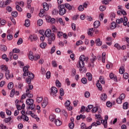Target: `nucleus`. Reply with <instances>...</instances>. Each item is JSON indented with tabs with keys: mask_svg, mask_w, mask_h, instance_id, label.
Masks as SVG:
<instances>
[{
	"mask_svg": "<svg viewBox=\"0 0 129 129\" xmlns=\"http://www.w3.org/2000/svg\"><path fill=\"white\" fill-rule=\"evenodd\" d=\"M44 35H45V37L48 38V43L49 45L52 44V42H54L55 41V34H54V33H52L51 30L49 29H47L45 32Z\"/></svg>",
	"mask_w": 129,
	"mask_h": 129,
	"instance_id": "nucleus-1",
	"label": "nucleus"
},
{
	"mask_svg": "<svg viewBox=\"0 0 129 129\" xmlns=\"http://www.w3.org/2000/svg\"><path fill=\"white\" fill-rule=\"evenodd\" d=\"M58 8H59L58 12L60 16H63V15H64V14H66L67 11L66 10L64 5H59Z\"/></svg>",
	"mask_w": 129,
	"mask_h": 129,
	"instance_id": "nucleus-2",
	"label": "nucleus"
},
{
	"mask_svg": "<svg viewBox=\"0 0 129 129\" xmlns=\"http://www.w3.org/2000/svg\"><path fill=\"white\" fill-rule=\"evenodd\" d=\"M58 92V89H57V88L55 87H52L51 88V95H52L53 97H55L56 96V94Z\"/></svg>",
	"mask_w": 129,
	"mask_h": 129,
	"instance_id": "nucleus-3",
	"label": "nucleus"
},
{
	"mask_svg": "<svg viewBox=\"0 0 129 129\" xmlns=\"http://www.w3.org/2000/svg\"><path fill=\"white\" fill-rule=\"evenodd\" d=\"M29 68H30V67L29 66H25L23 68V76H27L28 75V74H27V73H29Z\"/></svg>",
	"mask_w": 129,
	"mask_h": 129,
	"instance_id": "nucleus-4",
	"label": "nucleus"
},
{
	"mask_svg": "<svg viewBox=\"0 0 129 129\" xmlns=\"http://www.w3.org/2000/svg\"><path fill=\"white\" fill-rule=\"evenodd\" d=\"M6 79L9 80V79H11V78H13L14 77V75L12 74V76L10 75V71H7L5 74Z\"/></svg>",
	"mask_w": 129,
	"mask_h": 129,
	"instance_id": "nucleus-5",
	"label": "nucleus"
},
{
	"mask_svg": "<svg viewBox=\"0 0 129 129\" xmlns=\"http://www.w3.org/2000/svg\"><path fill=\"white\" fill-rule=\"evenodd\" d=\"M29 59H30L31 61H34L35 59V56H34V53L32 51L29 52Z\"/></svg>",
	"mask_w": 129,
	"mask_h": 129,
	"instance_id": "nucleus-6",
	"label": "nucleus"
},
{
	"mask_svg": "<svg viewBox=\"0 0 129 129\" xmlns=\"http://www.w3.org/2000/svg\"><path fill=\"white\" fill-rule=\"evenodd\" d=\"M27 96L29 97V98H32L33 96V94L31 93V91L29 89H27L26 91Z\"/></svg>",
	"mask_w": 129,
	"mask_h": 129,
	"instance_id": "nucleus-7",
	"label": "nucleus"
},
{
	"mask_svg": "<svg viewBox=\"0 0 129 129\" xmlns=\"http://www.w3.org/2000/svg\"><path fill=\"white\" fill-rule=\"evenodd\" d=\"M100 99L101 100H103V101H105V100L107 99V95H106V94L105 93L102 94L100 96Z\"/></svg>",
	"mask_w": 129,
	"mask_h": 129,
	"instance_id": "nucleus-8",
	"label": "nucleus"
},
{
	"mask_svg": "<svg viewBox=\"0 0 129 129\" xmlns=\"http://www.w3.org/2000/svg\"><path fill=\"white\" fill-rule=\"evenodd\" d=\"M47 104H48V100L44 99L43 102L41 103V106L43 107V108H45V107L47 106Z\"/></svg>",
	"mask_w": 129,
	"mask_h": 129,
	"instance_id": "nucleus-9",
	"label": "nucleus"
},
{
	"mask_svg": "<svg viewBox=\"0 0 129 129\" xmlns=\"http://www.w3.org/2000/svg\"><path fill=\"white\" fill-rule=\"evenodd\" d=\"M29 39H30L31 41L33 42V41H36L38 39V37L37 35H30Z\"/></svg>",
	"mask_w": 129,
	"mask_h": 129,
	"instance_id": "nucleus-10",
	"label": "nucleus"
},
{
	"mask_svg": "<svg viewBox=\"0 0 129 129\" xmlns=\"http://www.w3.org/2000/svg\"><path fill=\"white\" fill-rule=\"evenodd\" d=\"M26 104L27 105H30V104H34V100L33 99H27L26 100Z\"/></svg>",
	"mask_w": 129,
	"mask_h": 129,
	"instance_id": "nucleus-11",
	"label": "nucleus"
},
{
	"mask_svg": "<svg viewBox=\"0 0 129 129\" xmlns=\"http://www.w3.org/2000/svg\"><path fill=\"white\" fill-rule=\"evenodd\" d=\"M91 57L92 58H90V61L91 63H94V61H96V59L97 58L96 57V56L94 55L93 53L91 54Z\"/></svg>",
	"mask_w": 129,
	"mask_h": 129,
	"instance_id": "nucleus-12",
	"label": "nucleus"
},
{
	"mask_svg": "<svg viewBox=\"0 0 129 129\" xmlns=\"http://www.w3.org/2000/svg\"><path fill=\"white\" fill-rule=\"evenodd\" d=\"M100 26V22L99 21H96L94 23V27L95 29H97Z\"/></svg>",
	"mask_w": 129,
	"mask_h": 129,
	"instance_id": "nucleus-13",
	"label": "nucleus"
},
{
	"mask_svg": "<svg viewBox=\"0 0 129 129\" xmlns=\"http://www.w3.org/2000/svg\"><path fill=\"white\" fill-rule=\"evenodd\" d=\"M109 77L110 79H113L114 81H117V78L116 77V76L114 77V75H113L112 73L110 74Z\"/></svg>",
	"mask_w": 129,
	"mask_h": 129,
	"instance_id": "nucleus-14",
	"label": "nucleus"
},
{
	"mask_svg": "<svg viewBox=\"0 0 129 129\" xmlns=\"http://www.w3.org/2000/svg\"><path fill=\"white\" fill-rule=\"evenodd\" d=\"M43 7L44 11H49V5H48V4L46 3H43Z\"/></svg>",
	"mask_w": 129,
	"mask_h": 129,
	"instance_id": "nucleus-15",
	"label": "nucleus"
},
{
	"mask_svg": "<svg viewBox=\"0 0 129 129\" xmlns=\"http://www.w3.org/2000/svg\"><path fill=\"white\" fill-rule=\"evenodd\" d=\"M124 19L121 18L120 19H118L116 20V23L117 24H121V23H124Z\"/></svg>",
	"mask_w": 129,
	"mask_h": 129,
	"instance_id": "nucleus-16",
	"label": "nucleus"
},
{
	"mask_svg": "<svg viewBox=\"0 0 129 129\" xmlns=\"http://www.w3.org/2000/svg\"><path fill=\"white\" fill-rule=\"evenodd\" d=\"M26 74H28L27 76H28L29 78L34 79V78L35 77L34 74L32 73L31 72H29L27 73Z\"/></svg>",
	"mask_w": 129,
	"mask_h": 129,
	"instance_id": "nucleus-17",
	"label": "nucleus"
},
{
	"mask_svg": "<svg viewBox=\"0 0 129 129\" xmlns=\"http://www.w3.org/2000/svg\"><path fill=\"white\" fill-rule=\"evenodd\" d=\"M64 7V8L66 7V8L69 11H71L72 10V6H71L69 4H65Z\"/></svg>",
	"mask_w": 129,
	"mask_h": 129,
	"instance_id": "nucleus-18",
	"label": "nucleus"
},
{
	"mask_svg": "<svg viewBox=\"0 0 129 129\" xmlns=\"http://www.w3.org/2000/svg\"><path fill=\"white\" fill-rule=\"evenodd\" d=\"M79 66L80 68H84V66H85V63L84 61H80L79 62Z\"/></svg>",
	"mask_w": 129,
	"mask_h": 129,
	"instance_id": "nucleus-19",
	"label": "nucleus"
},
{
	"mask_svg": "<svg viewBox=\"0 0 129 129\" xmlns=\"http://www.w3.org/2000/svg\"><path fill=\"white\" fill-rule=\"evenodd\" d=\"M86 76L88 77V80H89V81H91V80H92V75H91L90 73H87L86 74Z\"/></svg>",
	"mask_w": 129,
	"mask_h": 129,
	"instance_id": "nucleus-20",
	"label": "nucleus"
},
{
	"mask_svg": "<svg viewBox=\"0 0 129 129\" xmlns=\"http://www.w3.org/2000/svg\"><path fill=\"white\" fill-rule=\"evenodd\" d=\"M55 123L57 126H60L62 124V122L59 119L55 120Z\"/></svg>",
	"mask_w": 129,
	"mask_h": 129,
	"instance_id": "nucleus-21",
	"label": "nucleus"
},
{
	"mask_svg": "<svg viewBox=\"0 0 129 129\" xmlns=\"http://www.w3.org/2000/svg\"><path fill=\"white\" fill-rule=\"evenodd\" d=\"M47 22L48 23H50V24H54L55 23V19L51 18V17H49L48 19L47 20Z\"/></svg>",
	"mask_w": 129,
	"mask_h": 129,
	"instance_id": "nucleus-22",
	"label": "nucleus"
},
{
	"mask_svg": "<svg viewBox=\"0 0 129 129\" xmlns=\"http://www.w3.org/2000/svg\"><path fill=\"white\" fill-rule=\"evenodd\" d=\"M101 122L102 124H103L104 127L106 128L107 127V121H106L105 120H101Z\"/></svg>",
	"mask_w": 129,
	"mask_h": 129,
	"instance_id": "nucleus-23",
	"label": "nucleus"
},
{
	"mask_svg": "<svg viewBox=\"0 0 129 129\" xmlns=\"http://www.w3.org/2000/svg\"><path fill=\"white\" fill-rule=\"evenodd\" d=\"M124 21L123 25L126 26L127 25V27H129V22L127 23V18L124 17Z\"/></svg>",
	"mask_w": 129,
	"mask_h": 129,
	"instance_id": "nucleus-24",
	"label": "nucleus"
},
{
	"mask_svg": "<svg viewBox=\"0 0 129 129\" xmlns=\"http://www.w3.org/2000/svg\"><path fill=\"white\" fill-rule=\"evenodd\" d=\"M95 43L97 44V46H101L102 44V42L100 41V38H98Z\"/></svg>",
	"mask_w": 129,
	"mask_h": 129,
	"instance_id": "nucleus-25",
	"label": "nucleus"
},
{
	"mask_svg": "<svg viewBox=\"0 0 129 129\" xmlns=\"http://www.w3.org/2000/svg\"><path fill=\"white\" fill-rule=\"evenodd\" d=\"M96 86L99 90H102V86H101V84L99 83V81H98V83L96 84Z\"/></svg>",
	"mask_w": 129,
	"mask_h": 129,
	"instance_id": "nucleus-26",
	"label": "nucleus"
},
{
	"mask_svg": "<svg viewBox=\"0 0 129 129\" xmlns=\"http://www.w3.org/2000/svg\"><path fill=\"white\" fill-rule=\"evenodd\" d=\"M20 117V118L24 119V120H25V121H28V120H29V117L27 116L26 115H23V116H21Z\"/></svg>",
	"mask_w": 129,
	"mask_h": 129,
	"instance_id": "nucleus-27",
	"label": "nucleus"
},
{
	"mask_svg": "<svg viewBox=\"0 0 129 129\" xmlns=\"http://www.w3.org/2000/svg\"><path fill=\"white\" fill-rule=\"evenodd\" d=\"M116 28V23L115 22H113L111 24L110 29L111 30H113Z\"/></svg>",
	"mask_w": 129,
	"mask_h": 129,
	"instance_id": "nucleus-28",
	"label": "nucleus"
},
{
	"mask_svg": "<svg viewBox=\"0 0 129 129\" xmlns=\"http://www.w3.org/2000/svg\"><path fill=\"white\" fill-rule=\"evenodd\" d=\"M99 109V107L97 106H95L94 107H93V109H92V112H94L95 113V112H97V111Z\"/></svg>",
	"mask_w": 129,
	"mask_h": 129,
	"instance_id": "nucleus-29",
	"label": "nucleus"
},
{
	"mask_svg": "<svg viewBox=\"0 0 129 129\" xmlns=\"http://www.w3.org/2000/svg\"><path fill=\"white\" fill-rule=\"evenodd\" d=\"M91 108H93V105H89L88 106V108H86L85 110L86 112H89V111L91 109Z\"/></svg>",
	"mask_w": 129,
	"mask_h": 129,
	"instance_id": "nucleus-30",
	"label": "nucleus"
},
{
	"mask_svg": "<svg viewBox=\"0 0 129 129\" xmlns=\"http://www.w3.org/2000/svg\"><path fill=\"white\" fill-rule=\"evenodd\" d=\"M1 49H2V51L3 52H6V51L8 50V48L6 45H1Z\"/></svg>",
	"mask_w": 129,
	"mask_h": 129,
	"instance_id": "nucleus-31",
	"label": "nucleus"
},
{
	"mask_svg": "<svg viewBox=\"0 0 129 129\" xmlns=\"http://www.w3.org/2000/svg\"><path fill=\"white\" fill-rule=\"evenodd\" d=\"M14 87V83L13 82H10L8 84V88L9 89H13V88Z\"/></svg>",
	"mask_w": 129,
	"mask_h": 129,
	"instance_id": "nucleus-32",
	"label": "nucleus"
},
{
	"mask_svg": "<svg viewBox=\"0 0 129 129\" xmlns=\"http://www.w3.org/2000/svg\"><path fill=\"white\" fill-rule=\"evenodd\" d=\"M47 45V43L45 42H42L40 44V48H42V49H45L46 48V46Z\"/></svg>",
	"mask_w": 129,
	"mask_h": 129,
	"instance_id": "nucleus-33",
	"label": "nucleus"
},
{
	"mask_svg": "<svg viewBox=\"0 0 129 129\" xmlns=\"http://www.w3.org/2000/svg\"><path fill=\"white\" fill-rule=\"evenodd\" d=\"M12 16L14 18H17L18 17V12L17 11H13L12 12Z\"/></svg>",
	"mask_w": 129,
	"mask_h": 129,
	"instance_id": "nucleus-34",
	"label": "nucleus"
},
{
	"mask_svg": "<svg viewBox=\"0 0 129 129\" xmlns=\"http://www.w3.org/2000/svg\"><path fill=\"white\" fill-rule=\"evenodd\" d=\"M12 120V117L11 116L8 117V118H6L4 119V121H5L6 123H8V122H10Z\"/></svg>",
	"mask_w": 129,
	"mask_h": 129,
	"instance_id": "nucleus-35",
	"label": "nucleus"
},
{
	"mask_svg": "<svg viewBox=\"0 0 129 129\" xmlns=\"http://www.w3.org/2000/svg\"><path fill=\"white\" fill-rule=\"evenodd\" d=\"M119 72L120 74H123L124 73V68H123V67L120 68L119 70Z\"/></svg>",
	"mask_w": 129,
	"mask_h": 129,
	"instance_id": "nucleus-36",
	"label": "nucleus"
},
{
	"mask_svg": "<svg viewBox=\"0 0 129 129\" xmlns=\"http://www.w3.org/2000/svg\"><path fill=\"white\" fill-rule=\"evenodd\" d=\"M25 26L28 28V27H30V20L26 19L25 20Z\"/></svg>",
	"mask_w": 129,
	"mask_h": 129,
	"instance_id": "nucleus-37",
	"label": "nucleus"
},
{
	"mask_svg": "<svg viewBox=\"0 0 129 129\" xmlns=\"http://www.w3.org/2000/svg\"><path fill=\"white\" fill-rule=\"evenodd\" d=\"M85 59H86L85 55H82L80 57V61H83V62H84V61H85Z\"/></svg>",
	"mask_w": 129,
	"mask_h": 129,
	"instance_id": "nucleus-38",
	"label": "nucleus"
},
{
	"mask_svg": "<svg viewBox=\"0 0 129 129\" xmlns=\"http://www.w3.org/2000/svg\"><path fill=\"white\" fill-rule=\"evenodd\" d=\"M42 100H43V97H39L36 98V102L38 103H40V102H41Z\"/></svg>",
	"mask_w": 129,
	"mask_h": 129,
	"instance_id": "nucleus-39",
	"label": "nucleus"
},
{
	"mask_svg": "<svg viewBox=\"0 0 129 129\" xmlns=\"http://www.w3.org/2000/svg\"><path fill=\"white\" fill-rule=\"evenodd\" d=\"M58 22L61 26H65V22H63V20H62V18H59L58 19Z\"/></svg>",
	"mask_w": 129,
	"mask_h": 129,
	"instance_id": "nucleus-40",
	"label": "nucleus"
},
{
	"mask_svg": "<svg viewBox=\"0 0 129 129\" xmlns=\"http://www.w3.org/2000/svg\"><path fill=\"white\" fill-rule=\"evenodd\" d=\"M13 35L9 34L8 35H7V39L9 40V41H12L13 40Z\"/></svg>",
	"mask_w": 129,
	"mask_h": 129,
	"instance_id": "nucleus-41",
	"label": "nucleus"
},
{
	"mask_svg": "<svg viewBox=\"0 0 129 129\" xmlns=\"http://www.w3.org/2000/svg\"><path fill=\"white\" fill-rule=\"evenodd\" d=\"M46 77L47 79H49L51 77V72L50 71H48L46 74Z\"/></svg>",
	"mask_w": 129,
	"mask_h": 129,
	"instance_id": "nucleus-42",
	"label": "nucleus"
},
{
	"mask_svg": "<svg viewBox=\"0 0 129 129\" xmlns=\"http://www.w3.org/2000/svg\"><path fill=\"white\" fill-rule=\"evenodd\" d=\"M13 56H14V52H10L9 54V58H10V61L11 60H13Z\"/></svg>",
	"mask_w": 129,
	"mask_h": 129,
	"instance_id": "nucleus-43",
	"label": "nucleus"
},
{
	"mask_svg": "<svg viewBox=\"0 0 129 129\" xmlns=\"http://www.w3.org/2000/svg\"><path fill=\"white\" fill-rule=\"evenodd\" d=\"M76 75V70L75 69H73L72 70L71 76H75Z\"/></svg>",
	"mask_w": 129,
	"mask_h": 129,
	"instance_id": "nucleus-44",
	"label": "nucleus"
},
{
	"mask_svg": "<svg viewBox=\"0 0 129 129\" xmlns=\"http://www.w3.org/2000/svg\"><path fill=\"white\" fill-rule=\"evenodd\" d=\"M15 92H16V91L15 90V89H13L10 93L11 97H13L14 96V95H15Z\"/></svg>",
	"mask_w": 129,
	"mask_h": 129,
	"instance_id": "nucleus-45",
	"label": "nucleus"
},
{
	"mask_svg": "<svg viewBox=\"0 0 129 129\" xmlns=\"http://www.w3.org/2000/svg\"><path fill=\"white\" fill-rule=\"evenodd\" d=\"M41 58V56L39 54H36L34 56V61H37Z\"/></svg>",
	"mask_w": 129,
	"mask_h": 129,
	"instance_id": "nucleus-46",
	"label": "nucleus"
},
{
	"mask_svg": "<svg viewBox=\"0 0 129 129\" xmlns=\"http://www.w3.org/2000/svg\"><path fill=\"white\" fill-rule=\"evenodd\" d=\"M59 94L60 96H64V90L63 89V88L60 89Z\"/></svg>",
	"mask_w": 129,
	"mask_h": 129,
	"instance_id": "nucleus-47",
	"label": "nucleus"
},
{
	"mask_svg": "<svg viewBox=\"0 0 129 129\" xmlns=\"http://www.w3.org/2000/svg\"><path fill=\"white\" fill-rule=\"evenodd\" d=\"M100 11L101 12H103L104 11H105V10L106 9V7L104 6H102L100 7Z\"/></svg>",
	"mask_w": 129,
	"mask_h": 129,
	"instance_id": "nucleus-48",
	"label": "nucleus"
},
{
	"mask_svg": "<svg viewBox=\"0 0 129 129\" xmlns=\"http://www.w3.org/2000/svg\"><path fill=\"white\" fill-rule=\"evenodd\" d=\"M128 103L127 102H125V103H123V109H127V105Z\"/></svg>",
	"mask_w": 129,
	"mask_h": 129,
	"instance_id": "nucleus-49",
	"label": "nucleus"
},
{
	"mask_svg": "<svg viewBox=\"0 0 129 129\" xmlns=\"http://www.w3.org/2000/svg\"><path fill=\"white\" fill-rule=\"evenodd\" d=\"M55 84L57 87H61V83H60V81H59V80H56V81L55 82Z\"/></svg>",
	"mask_w": 129,
	"mask_h": 129,
	"instance_id": "nucleus-50",
	"label": "nucleus"
},
{
	"mask_svg": "<svg viewBox=\"0 0 129 129\" xmlns=\"http://www.w3.org/2000/svg\"><path fill=\"white\" fill-rule=\"evenodd\" d=\"M81 81L83 84H86V83H87V79H86L85 78H83L81 79Z\"/></svg>",
	"mask_w": 129,
	"mask_h": 129,
	"instance_id": "nucleus-51",
	"label": "nucleus"
},
{
	"mask_svg": "<svg viewBox=\"0 0 129 129\" xmlns=\"http://www.w3.org/2000/svg\"><path fill=\"white\" fill-rule=\"evenodd\" d=\"M28 105H29L28 107V108H29L30 109H31V110H33V109L35 108V105L34 104Z\"/></svg>",
	"mask_w": 129,
	"mask_h": 129,
	"instance_id": "nucleus-52",
	"label": "nucleus"
},
{
	"mask_svg": "<svg viewBox=\"0 0 129 129\" xmlns=\"http://www.w3.org/2000/svg\"><path fill=\"white\" fill-rule=\"evenodd\" d=\"M43 20L42 19H40L38 20L37 21V25H38V26H42V25H43Z\"/></svg>",
	"mask_w": 129,
	"mask_h": 129,
	"instance_id": "nucleus-53",
	"label": "nucleus"
},
{
	"mask_svg": "<svg viewBox=\"0 0 129 129\" xmlns=\"http://www.w3.org/2000/svg\"><path fill=\"white\" fill-rule=\"evenodd\" d=\"M16 9L18 12H22L23 11V9L19 5L16 6Z\"/></svg>",
	"mask_w": 129,
	"mask_h": 129,
	"instance_id": "nucleus-54",
	"label": "nucleus"
},
{
	"mask_svg": "<svg viewBox=\"0 0 129 129\" xmlns=\"http://www.w3.org/2000/svg\"><path fill=\"white\" fill-rule=\"evenodd\" d=\"M114 47H115V48H116L117 50H120V49L121 48V47L120 46V45H119V44H118V43H115L114 45Z\"/></svg>",
	"mask_w": 129,
	"mask_h": 129,
	"instance_id": "nucleus-55",
	"label": "nucleus"
},
{
	"mask_svg": "<svg viewBox=\"0 0 129 129\" xmlns=\"http://www.w3.org/2000/svg\"><path fill=\"white\" fill-rule=\"evenodd\" d=\"M32 79H31L30 78H26V81L27 83H28V84H30L31 82H32Z\"/></svg>",
	"mask_w": 129,
	"mask_h": 129,
	"instance_id": "nucleus-56",
	"label": "nucleus"
},
{
	"mask_svg": "<svg viewBox=\"0 0 129 129\" xmlns=\"http://www.w3.org/2000/svg\"><path fill=\"white\" fill-rule=\"evenodd\" d=\"M90 96V93H89V92L87 91L85 92V97H86V98H88V97H89Z\"/></svg>",
	"mask_w": 129,
	"mask_h": 129,
	"instance_id": "nucleus-57",
	"label": "nucleus"
},
{
	"mask_svg": "<svg viewBox=\"0 0 129 129\" xmlns=\"http://www.w3.org/2000/svg\"><path fill=\"white\" fill-rule=\"evenodd\" d=\"M21 44H23V39L22 38H20L17 42V45H21Z\"/></svg>",
	"mask_w": 129,
	"mask_h": 129,
	"instance_id": "nucleus-58",
	"label": "nucleus"
},
{
	"mask_svg": "<svg viewBox=\"0 0 129 129\" xmlns=\"http://www.w3.org/2000/svg\"><path fill=\"white\" fill-rule=\"evenodd\" d=\"M106 106L107 107H111L112 106V103L110 102V101H108L106 102Z\"/></svg>",
	"mask_w": 129,
	"mask_h": 129,
	"instance_id": "nucleus-59",
	"label": "nucleus"
},
{
	"mask_svg": "<svg viewBox=\"0 0 129 129\" xmlns=\"http://www.w3.org/2000/svg\"><path fill=\"white\" fill-rule=\"evenodd\" d=\"M69 126L70 128L73 129L74 128V123L71 122L69 124Z\"/></svg>",
	"mask_w": 129,
	"mask_h": 129,
	"instance_id": "nucleus-60",
	"label": "nucleus"
},
{
	"mask_svg": "<svg viewBox=\"0 0 129 129\" xmlns=\"http://www.w3.org/2000/svg\"><path fill=\"white\" fill-rule=\"evenodd\" d=\"M64 105L67 107H68V106H70V101L67 100L66 102L64 103Z\"/></svg>",
	"mask_w": 129,
	"mask_h": 129,
	"instance_id": "nucleus-61",
	"label": "nucleus"
},
{
	"mask_svg": "<svg viewBox=\"0 0 129 129\" xmlns=\"http://www.w3.org/2000/svg\"><path fill=\"white\" fill-rule=\"evenodd\" d=\"M52 14L54 15H58V10L57 9H54L53 11H52Z\"/></svg>",
	"mask_w": 129,
	"mask_h": 129,
	"instance_id": "nucleus-62",
	"label": "nucleus"
},
{
	"mask_svg": "<svg viewBox=\"0 0 129 129\" xmlns=\"http://www.w3.org/2000/svg\"><path fill=\"white\" fill-rule=\"evenodd\" d=\"M13 53H20V49L18 48H14L13 49Z\"/></svg>",
	"mask_w": 129,
	"mask_h": 129,
	"instance_id": "nucleus-63",
	"label": "nucleus"
},
{
	"mask_svg": "<svg viewBox=\"0 0 129 129\" xmlns=\"http://www.w3.org/2000/svg\"><path fill=\"white\" fill-rule=\"evenodd\" d=\"M0 127L1 128V129H8V127H7V126L4 125V124H1L0 125Z\"/></svg>",
	"mask_w": 129,
	"mask_h": 129,
	"instance_id": "nucleus-64",
	"label": "nucleus"
}]
</instances>
